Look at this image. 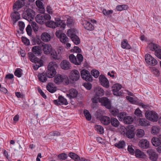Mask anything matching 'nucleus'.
<instances>
[{
	"label": "nucleus",
	"instance_id": "obj_1",
	"mask_svg": "<svg viewBox=\"0 0 161 161\" xmlns=\"http://www.w3.org/2000/svg\"><path fill=\"white\" fill-rule=\"evenodd\" d=\"M28 56L31 61L35 64L33 66V68L35 70H37L40 67L43 65L42 61L36 57L31 52H29Z\"/></svg>",
	"mask_w": 161,
	"mask_h": 161
},
{
	"label": "nucleus",
	"instance_id": "obj_2",
	"mask_svg": "<svg viewBox=\"0 0 161 161\" xmlns=\"http://www.w3.org/2000/svg\"><path fill=\"white\" fill-rule=\"evenodd\" d=\"M46 24L47 27L52 28H55L58 27L64 28L66 25L65 23L59 19L56 20L55 22L52 20L46 22Z\"/></svg>",
	"mask_w": 161,
	"mask_h": 161
},
{
	"label": "nucleus",
	"instance_id": "obj_3",
	"mask_svg": "<svg viewBox=\"0 0 161 161\" xmlns=\"http://www.w3.org/2000/svg\"><path fill=\"white\" fill-rule=\"evenodd\" d=\"M69 58L70 62L76 65L80 64L83 60L82 55L80 53L78 54L76 57L73 54H71L69 55Z\"/></svg>",
	"mask_w": 161,
	"mask_h": 161
},
{
	"label": "nucleus",
	"instance_id": "obj_4",
	"mask_svg": "<svg viewBox=\"0 0 161 161\" xmlns=\"http://www.w3.org/2000/svg\"><path fill=\"white\" fill-rule=\"evenodd\" d=\"M51 16L48 14H39L36 15L35 18L36 21L40 24H43L46 22V20H49Z\"/></svg>",
	"mask_w": 161,
	"mask_h": 161
},
{
	"label": "nucleus",
	"instance_id": "obj_5",
	"mask_svg": "<svg viewBox=\"0 0 161 161\" xmlns=\"http://www.w3.org/2000/svg\"><path fill=\"white\" fill-rule=\"evenodd\" d=\"M54 81L57 84L62 82L65 85H68L69 83V78L66 75H57L54 77Z\"/></svg>",
	"mask_w": 161,
	"mask_h": 161
},
{
	"label": "nucleus",
	"instance_id": "obj_6",
	"mask_svg": "<svg viewBox=\"0 0 161 161\" xmlns=\"http://www.w3.org/2000/svg\"><path fill=\"white\" fill-rule=\"evenodd\" d=\"M149 48L152 51H154L155 55L161 59V49L160 46L156 44L151 43L148 45Z\"/></svg>",
	"mask_w": 161,
	"mask_h": 161
},
{
	"label": "nucleus",
	"instance_id": "obj_7",
	"mask_svg": "<svg viewBox=\"0 0 161 161\" xmlns=\"http://www.w3.org/2000/svg\"><path fill=\"white\" fill-rule=\"evenodd\" d=\"M145 115L147 119L153 122L157 121L158 118V114L153 111L146 112Z\"/></svg>",
	"mask_w": 161,
	"mask_h": 161
},
{
	"label": "nucleus",
	"instance_id": "obj_8",
	"mask_svg": "<svg viewBox=\"0 0 161 161\" xmlns=\"http://www.w3.org/2000/svg\"><path fill=\"white\" fill-rule=\"evenodd\" d=\"M53 63L51 62L50 63L48 66V70L46 74L48 77L51 78L54 77L56 73V72L54 68Z\"/></svg>",
	"mask_w": 161,
	"mask_h": 161
},
{
	"label": "nucleus",
	"instance_id": "obj_9",
	"mask_svg": "<svg viewBox=\"0 0 161 161\" xmlns=\"http://www.w3.org/2000/svg\"><path fill=\"white\" fill-rule=\"evenodd\" d=\"M80 75L82 78L86 81H91L92 77L89 71L85 69H83L80 71Z\"/></svg>",
	"mask_w": 161,
	"mask_h": 161
},
{
	"label": "nucleus",
	"instance_id": "obj_10",
	"mask_svg": "<svg viewBox=\"0 0 161 161\" xmlns=\"http://www.w3.org/2000/svg\"><path fill=\"white\" fill-rule=\"evenodd\" d=\"M69 77L71 80L73 81H76L80 78V73L77 70L73 69L70 72Z\"/></svg>",
	"mask_w": 161,
	"mask_h": 161
},
{
	"label": "nucleus",
	"instance_id": "obj_11",
	"mask_svg": "<svg viewBox=\"0 0 161 161\" xmlns=\"http://www.w3.org/2000/svg\"><path fill=\"white\" fill-rule=\"evenodd\" d=\"M35 13L34 11H25L22 14V17L28 20H31L35 17Z\"/></svg>",
	"mask_w": 161,
	"mask_h": 161
},
{
	"label": "nucleus",
	"instance_id": "obj_12",
	"mask_svg": "<svg viewBox=\"0 0 161 161\" xmlns=\"http://www.w3.org/2000/svg\"><path fill=\"white\" fill-rule=\"evenodd\" d=\"M145 58L146 62L150 65L155 66L158 63L157 60L149 54H146Z\"/></svg>",
	"mask_w": 161,
	"mask_h": 161
},
{
	"label": "nucleus",
	"instance_id": "obj_13",
	"mask_svg": "<svg viewBox=\"0 0 161 161\" xmlns=\"http://www.w3.org/2000/svg\"><path fill=\"white\" fill-rule=\"evenodd\" d=\"M134 127L133 125H129L126 129V135L129 138H132L135 136Z\"/></svg>",
	"mask_w": 161,
	"mask_h": 161
},
{
	"label": "nucleus",
	"instance_id": "obj_14",
	"mask_svg": "<svg viewBox=\"0 0 161 161\" xmlns=\"http://www.w3.org/2000/svg\"><path fill=\"white\" fill-rule=\"evenodd\" d=\"M99 102L101 103L102 105L106 108L110 109L111 108V103L108 99L106 97H102L99 99Z\"/></svg>",
	"mask_w": 161,
	"mask_h": 161
},
{
	"label": "nucleus",
	"instance_id": "obj_15",
	"mask_svg": "<svg viewBox=\"0 0 161 161\" xmlns=\"http://www.w3.org/2000/svg\"><path fill=\"white\" fill-rule=\"evenodd\" d=\"M122 86L119 84H114L112 87V91L114 95L120 96L122 95V93L121 91H119L121 89Z\"/></svg>",
	"mask_w": 161,
	"mask_h": 161
},
{
	"label": "nucleus",
	"instance_id": "obj_16",
	"mask_svg": "<svg viewBox=\"0 0 161 161\" xmlns=\"http://www.w3.org/2000/svg\"><path fill=\"white\" fill-rule=\"evenodd\" d=\"M58 100H55L53 103L56 105H67L68 103L66 99L62 96H59L58 98Z\"/></svg>",
	"mask_w": 161,
	"mask_h": 161
},
{
	"label": "nucleus",
	"instance_id": "obj_17",
	"mask_svg": "<svg viewBox=\"0 0 161 161\" xmlns=\"http://www.w3.org/2000/svg\"><path fill=\"white\" fill-rule=\"evenodd\" d=\"M101 85L103 87L108 88L109 87V84L108 80L103 75H101L99 78Z\"/></svg>",
	"mask_w": 161,
	"mask_h": 161
},
{
	"label": "nucleus",
	"instance_id": "obj_18",
	"mask_svg": "<svg viewBox=\"0 0 161 161\" xmlns=\"http://www.w3.org/2000/svg\"><path fill=\"white\" fill-rule=\"evenodd\" d=\"M147 152L148 154L150 160L153 161H156L158 157L157 153L152 149H149Z\"/></svg>",
	"mask_w": 161,
	"mask_h": 161
},
{
	"label": "nucleus",
	"instance_id": "obj_19",
	"mask_svg": "<svg viewBox=\"0 0 161 161\" xmlns=\"http://www.w3.org/2000/svg\"><path fill=\"white\" fill-rule=\"evenodd\" d=\"M82 25L85 29L90 31H93L94 30V26L89 21L84 20L82 21Z\"/></svg>",
	"mask_w": 161,
	"mask_h": 161
},
{
	"label": "nucleus",
	"instance_id": "obj_20",
	"mask_svg": "<svg viewBox=\"0 0 161 161\" xmlns=\"http://www.w3.org/2000/svg\"><path fill=\"white\" fill-rule=\"evenodd\" d=\"M42 50L44 54L48 55L51 53V52L53 49L51 45L48 44H43L42 45Z\"/></svg>",
	"mask_w": 161,
	"mask_h": 161
},
{
	"label": "nucleus",
	"instance_id": "obj_21",
	"mask_svg": "<svg viewBox=\"0 0 161 161\" xmlns=\"http://www.w3.org/2000/svg\"><path fill=\"white\" fill-rule=\"evenodd\" d=\"M69 94H67L66 95L70 99L74 98L76 97L78 94V92L75 89L72 88L69 90Z\"/></svg>",
	"mask_w": 161,
	"mask_h": 161
},
{
	"label": "nucleus",
	"instance_id": "obj_22",
	"mask_svg": "<svg viewBox=\"0 0 161 161\" xmlns=\"http://www.w3.org/2000/svg\"><path fill=\"white\" fill-rule=\"evenodd\" d=\"M32 53L36 56L41 55L42 53L41 48L38 46H34L32 49Z\"/></svg>",
	"mask_w": 161,
	"mask_h": 161
},
{
	"label": "nucleus",
	"instance_id": "obj_23",
	"mask_svg": "<svg viewBox=\"0 0 161 161\" xmlns=\"http://www.w3.org/2000/svg\"><path fill=\"white\" fill-rule=\"evenodd\" d=\"M95 95L98 97H101L104 94V91L101 87L98 86L96 87L94 89Z\"/></svg>",
	"mask_w": 161,
	"mask_h": 161
},
{
	"label": "nucleus",
	"instance_id": "obj_24",
	"mask_svg": "<svg viewBox=\"0 0 161 161\" xmlns=\"http://www.w3.org/2000/svg\"><path fill=\"white\" fill-rule=\"evenodd\" d=\"M139 145L141 147L146 149L149 147V142L146 140L142 139L139 142Z\"/></svg>",
	"mask_w": 161,
	"mask_h": 161
},
{
	"label": "nucleus",
	"instance_id": "obj_25",
	"mask_svg": "<svg viewBox=\"0 0 161 161\" xmlns=\"http://www.w3.org/2000/svg\"><path fill=\"white\" fill-rule=\"evenodd\" d=\"M61 68L64 69H68L71 67L70 63L66 60H64L61 62Z\"/></svg>",
	"mask_w": 161,
	"mask_h": 161
},
{
	"label": "nucleus",
	"instance_id": "obj_26",
	"mask_svg": "<svg viewBox=\"0 0 161 161\" xmlns=\"http://www.w3.org/2000/svg\"><path fill=\"white\" fill-rule=\"evenodd\" d=\"M46 73H39L38 75L39 80L41 82H44L47 80V76Z\"/></svg>",
	"mask_w": 161,
	"mask_h": 161
},
{
	"label": "nucleus",
	"instance_id": "obj_27",
	"mask_svg": "<svg viewBox=\"0 0 161 161\" xmlns=\"http://www.w3.org/2000/svg\"><path fill=\"white\" fill-rule=\"evenodd\" d=\"M110 118L107 116H103L100 119V121L102 124L104 125H108L110 123Z\"/></svg>",
	"mask_w": 161,
	"mask_h": 161
},
{
	"label": "nucleus",
	"instance_id": "obj_28",
	"mask_svg": "<svg viewBox=\"0 0 161 161\" xmlns=\"http://www.w3.org/2000/svg\"><path fill=\"white\" fill-rule=\"evenodd\" d=\"M41 38L43 41L48 42L50 41L51 37L50 35L47 33L44 32L42 34Z\"/></svg>",
	"mask_w": 161,
	"mask_h": 161
},
{
	"label": "nucleus",
	"instance_id": "obj_29",
	"mask_svg": "<svg viewBox=\"0 0 161 161\" xmlns=\"http://www.w3.org/2000/svg\"><path fill=\"white\" fill-rule=\"evenodd\" d=\"M77 33V30L75 28H70L67 32V36L71 38L72 36H74L76 35Z\"/></svg>",
	"mask_w": 161,
	"mask_h": 161
},
{
	"label": "nucleus",
	"instance_id": "obj_30",
	"mask_svg": "<svg viewBox=\"0 0 161 161\" xmlns=\"http://www.w3.org/2000/svg\"><path fill=\"white\" fill-rule=\"evenodd\" d=\"M20 18V14L17 12H15L12 14V19L14 25L15 24Z\"/></svg>",
	"mask_w": 161,
	"mask_h": 161
},
{
	"label": "nucleus",
	"instance_id": "obj_31",
	"mask_svg": "<svg viewBox=\"0 0 161 161\" xmlns=\"http://www.w3.org/2000/svg\"><path fill=\"white\" fill-rule=\"evenodd\" d=\"M110 123L112 126L115 127H118L120 124L118 120L116 118L114 117L111 118Z\"/></svg>",
	"mask_w": 161,
	"mask_h": 161
},
{
	"label": "nucleus",
	"instance_id": "obj_32",
	"mask_svg": "<svg viewBox=\"0 0 161 161\" xmlns=\"http://www.w3.org/2000/svg\"><path fill=\"white\" fill-rule=\"evenodd\" d=\"M24 5L23 1H18L15 2L13 5L14 9H19L22 7Z\"/></svg>",
	"mask_w": 161,
	"mask_h": 161
},
{
	"label": "nucleus",
	"instance_id": "obj_33",
	"mask_svg": "<svg viewBox=\"0 0 161 161\" xmlns=\"http://www.w3.org/2000/svg\"><path fill=\"white\" fill-rule=\"evenodd\" d=\"M121 47L122 48L126 49H129L131 48L130 45L128 44V41L126 39L124 40L121 42Z\"/></svg>",
	"mask_w": 161,
	"mask_h": 161
},
{
	"label": "nucleus",
	"instance_id": "obj_34",
	"mask_svg": "<svg viewBox=\"0 0 161 161\" xmlns=\"http://www.w3.org/2000/svg\"><path fill=\"white\" fill-rule=\"evenodd\" d=\"M49 54L50 55L51 58L53 59V60H56L58 58L57 53L53 49Z\"/></svg>",
	"mask_w": 161,
	"mask_h": 161
},
{
	"label": "nucleus",
	"instance_id": "obj_35",
	"mask_svg": "<svg viewBox=\"0 0 161 161\" xmlns=\"http://www.w3.org/2000/svg\"><path fill=\"white\" fill-rule=\"evenodd\" d=\"M69 156L74 159L75 161H80V157L77 154L74 153L72 152L69 153Z\"/></svg>",
	"mask_w": 161,
	"mask_h": 161
},
{
	"label": "nucleus",
	"instance_id": "obj_36",
	"mask_svg": "<svg viewBox=\"0 0 161 161\" xmlns=\"http://www.w3.org/2000/svg\"><path fill=\"white\" fill-rule=\"evenodd\" d=\"M115 146L119 149L123 148L125 146V142L124 141L122 140L119 141L114 144Z\"/></svg>",
	"mask_w": 161,
	"mask_h": 161
},
{
	"label": "nucleus",
	"instance_id": "obj_37",
	"mask_svg": "<svg viewBox=\"0 0 161 161\" xmlns=\"http://www.w3.org/2000/svg\"><path fill=\"white\" fill-rule=\"evenodd\" d=\"M133 121V119L130 116H126L124 118V121L125 123L129 124L132 123Z\"/></svg>",
	"mask_w": 161,
	"mask_h": 161
},
{
	"label": "nucleus",
	"instance_id": "obj_38",
	"mask_svg": "<svg viewBox=\"0 0 161 161\" xmlns=\"http://www.w3.org/2000/svg\"><path fill=\"white\" fill-rule=\"evenodd\" d=\"M139 123L141 125L146 126L149 125V122L145 118L140 119L139 120Z\"/></svg>",
	"mask_w": 161,
	"mask_h": 161
},
{
	"label": "nucleus",
	"instance_id": "obj_39",
	"mask_svg": "<svg viewBox=\"0 0 161 161\" xmlns=\"http://www.w3.org/2000/svg\"><path fill=\"white\" fill-rule=\"evenodd\" d=\"M158 137H153L152 139V142L153 145L157 147L161 145Z\"/></svg>",
	"mask_w": 161,
	"mask_h": 161
},
{
	"label": "nucleus",
	"instance_id": "obj_40",
	"mask_svg": "<svg viewBox=\"0 0 161 161\" xmlns=\"http://www.w3.org/2000/svg\"><path fill=\"white\" fill-rule=\"evenodd\" d=\"M67 25L69 27H72L74 24V21L71 17L68 18L67 20Z\"/></svg>",
	"mask_w": 161,
	"mask_h": 161
},
{
	"label": "nucleus",
	"instance_id": "obj_41",
	"mask_svg": "<svg viewBox=\"0 0 161 161\" xmlns=\"http://www.w3.org/2000/svg\"><path fill=\"white\" fill-rule=\"evenodd\" d=\"M135 155L137 157L143 158L145 156V154L143 152H142L140 150L136 149L135 151Z\"/></svg>",
	"mask_w": 161,
	"mask_h": 161
},
{
	"label": "nucleus",
	"instance_id": "obj_42",
	"mask_svg": "<svg viewBox=\"0 0 161 161\" xmlns=\"http://www.w3.org/2000/svg\"><path fill=\"white\" fill-rule=\"evenodd\" d=\"M60 41L62 43H65L68 41L69 39L64 33H63L59 38Z\"/></svg>",
	"mask_w": 161,
	"mask_h": 161
},
{
	"label": "nucleus",
	"instance_id": "obj_43",
	"mask_svg": "<svg viewBox=\"0 0 161 161\" xmlns=\"http://www.w3.org/2000/svg\"><path fill=\"white\" fill-rule=\"evenodd\" d=\"M70 38L75 44L78 45L80 43V39L77 35L72 36Z\"/></svg>",
	"mask_w": 161,
	"mask_h": 161
},
{
	"label": "nucleus",
	"instance_id": "obj_44",
	"mask_svg": "<svg viewBox=\"0 0 161 161\" xmlns=\"http://www.w3.org/2000/svg\"><path fill=\"white\" fill-rule=\"evenodd\" d=\"M129 7L126 5H119L116 7V10H126L128 9Z\"/></svg>",
	"mask_w": 161,
	"mask_h": 161
},
{
	"label": "nucleus",
	"instance_id": "obj_45",
	"mask_svg": "<svg viewBox=\"0 0 161 161\" xmlns=\"http://www.w3.org/2000/svg\"><path fill=\"white\" fill-rule=\"evenodd\" d=\"M84 114L86 119L88 121L92 119V117L90 113L88 110L85 109L84 111Z\"/></svg>",
	"mask_w": 161,
	"mask_h": 161
},
{
	"label": "nucleus",
	"instance_id": "obj_46",
	"mask_svg": "<svg viewBox=\"0 0 161 161\" xmlns=\"http://www.w3.org/2000/svg\"><path fill=\"white\" fill-rule=\"evenodd\" d=\"M47 89L49 92L53 93L56 91L54 87L52 86L51 83H48L47 86Z\"/></svg>",
	"mask_w": 161,
	"mask_h": 161
},
{
	"label": "nucleus",
	"instance_id": "obj_47",
	"mask_svg": "<svg viewBox=\"0 0 161 161\" xmlns=\"http://www.w3.org/2000/svg\"><path fill=\"white\" fill-rule=\"evenodd\" d=\"M95 130L100 134H103L104 133V129L103 127L101 125H97L95 127Z\"/></svg>",
	"mask_w": 161,
	"mask_h": 161
},
{
	"label": "nucleus",
	"instance_id": "obj_48",
	"mask_svg": "<svg viewBox=\"0 0 161 161\" xmlns=\"http://www.w3.org/2000/svg\"><path fill=\"white\" fill-rule=\"evenodd\" d=\"M136 136L138 137H142L144 135V132L142 129H138L137 130Z\"/></svg>",
	"mask_w": 161,
	"mask_h": 161
},
{
	"label": "nucleus",
	"instance_id": "obj_49",
	"mask_svg": "<svg viewBox=\"0 0 161 161\" xmlns=\"http://www.w3.org/2000/svg\"><path fill=\"white\" fill-rule=\"evenodd\" d=\"M126 113L125 112H120L118 113L117 115V117L118 118L119 120H124V118L125 117Z\"/></svg>",
	"mask_w": 161,
	"mask_h": 161
},
{
	"label": "nucleus",
	"instance_id": "obj_50",
	"mask_svg": "<svg viewBox=\"0 0 161 161\" xmlns=\"http://www.w3.org/2000/svg\"><path fill=\"white\" fill-rule=\"evenodd\" d=\"M91 73L95 78H97L99 75V71L96 69H92L91 71Z\"/></svg>",
	"mask_w": 161,
	"mask_h": 161
},
{
	"label": "nucleus",
	"instance_id": "obj_51",
	"mask_svg": "<svg viewBox=\"0 0 161 161\" xmlns=\"http://www.w3.org/2000/svg\"><path fill=\"white\" fill-rule=\"evenodd\" d=\"M160 128L158 126H155L152 127V132L154 134H157L159 131Z\"/></svg>",
	"mask_w": 161,
	"mask_h": 161
},
{
	"label": "nucleus",
	"instance_id": "obj_52",
	"mask_svg": "<svg viewBox=\"0 0 161 161\" xmlns=\"http://www.w3.org/2000/svg\"><path fill=\"white\" fill-rule=\"evenodd\" d=\"M31 26L33 30L35 32H36L38 31L39 27L36 22H32L31 23Z\"/></svg>",
	"mask_w": 161,
	"mask_h": 161
},
{
	"label": "nucleus",
	"instance_id": "obj_53",
	"mask_svg": "<svg viewBox=\"0 0 161 161\" xmlns=\"http://www.w3.org/2000/svg\"><path fill=\"white\" fill-rule=\"evenodd\" d=\"M58 157L60 160H65L67 158V155L66 153H62L58 155Z\"/></svg>",
	"mask_w": 161,
	"mask_h": 161
},
{
	"label": "nucleus",
	"instance_id": "obj_54",
	"mask_svg": "<svg viewBox=\"0 0 161 161\" xmlns=\"http://www.w3.org/2000/svg\"><path fill=\"white\" fill-rule=\"evenodd\" d=\"M22 42L26 45L28 46L30 44L29 40L24 36H22L21 38Z\"/></svg>",
	"mask_w": 161,
	"mask_h": 161
},
{
	"label": "nucleus",
	"instance_id": "obj_55",
	"mask_svg": "<svg viewBox=\"0 0 161 161\" xmlns=\"http://www.w3.org/2000/svg\"><path fill=\"white\" fill-rule=\"evenodd\" d=\"M22 69H17L14 72V75L15 76L18 77H21L22 73L21 72Z\"/></svg>",
	"mask_w": 161,
	"mask_h": 161
},
{
	"label": "nucleus",
	"instance_id": "obj_56",
	"mask_svg": "<svg viewBox=\"0 0 161 161\" xmlns=\"http://www.w3.org/2000/svg\"><path fill=\"white\" fill-rule=\"evenodd\" d=\"M26 31L27 32V34L29 36H31L32 35V29L31 28V26L30 25H28L26 28Z\"/></svg>",
	"mask_w": 161,
	"mask_h": 161
},
{
	"label": "nucleus",
	"instance_id": "obj_57",
	"mask_svg": "<svg viewBox=\"0 0 161 161\" xmlns=\"http://www.w3.org/2000/svg\"><path fill=\"white\" fill-rule=\"evenodd\" d=\"M19 26L20 31H23L25 27V24L22 21H19Z\"/></svg>",
	"mask_w": 161,
	"mask_h": 161
},
{
	"label": "nucleus",
	"instance_id": "obj_58",
	"mask_svg": "<svg viewBox=\"0 0 161 161\" xmlns=\"http://www.w3.org/2000/svg\"><path fill=\"white\" fill-rule=\"evenodd\" d=\"M36 4L37 6L40 9H44L43 5V3L41 1H36Z\"/></svg>",
	"mask_w": 161,
	"mask_h": 161
},
{
	"label": "nucleus",
	"instance_id": "obj_59",
	"mask_svg": "<svg viewBox=\"0 0 161 161\" xmlns=\"http://www.w3.org/2000/svg\"><path fill=\"white\" fill-rule=\"evenodd\" d=\"M111 114L114 116H117L119 113V110L116 109H114L110 110Z\"/></svg>",
	"mask_w": 161,
	"mask_h": 161
},
{
	"label": "nucleus",
	"instance_id": "obj_60",
	"mask_svg": "<svg viewBox=\"0 0 161 161\" xmlns=\"http://www.w3.org/2000/svg\"><path fill=\"white\" fill-rule=\"evenodd\" d=\"M135 114L137 116L141 117L142 116V111L139 108H137L135 111Z\"/></svg>",
	"mask_w": 161,
	"mask_h": 161
},
{
	"label": "nucleus",
	"instance_id": "obj_61",
	"mask_svg": "<svg viewBox=\"0 0 161 161\" xmlns=\"http://www.w3.org/2000/svg\"><path fill=\"white\" fill-rule=\"evenodd\" d=\"M127 150H128V151H129V152L131 154H132V155L134 154L135 152L134 149L132 148L131 146H130V145L128 146Z\"/></svg>",
	"mask_w": 161,
	"mask_h": 161
},
{
	"label": "nucleus",
	"instance_id": "obj_62",
	"mask_svg": "<svg viewBox=\"0 0 161 161\" xmlns=\"http://www.w3.org/2000/svg\"><path fill=\"white\" fill-rule=\"evenodd\" d=\"M100 98L99 97L95 95L94 97L92 99V102L94 103H97L98 101L99 102Z\"/></svg>",
	"mask_w": 161,
	"mask_h": 161
},
{
	"label": "nucleus",
	"instance_id": "obj_63",
	"mask_svg": "<svg viewBox=\"0 0 161 161\" xmlns=\"http://www.w3.org/2000/svg\"><path fill=\"white\" fill-rule=\"evenodd\" d=\"M38 91L39 93L41 94V96L44 98H46L47 97L45 95L44 92L42 91L41 89L40 88H38Z\"/></svg>",
	"mask_w": 161,
	"mask_h": 161
},
{
	"label": "nucleus",
	"instance_id": "obj_64",
	"mask_svg": "<svg viewBox=\"0 0 161 161\" xmlns=\"http://www.w3.org/2000/svg\"><path fill=\"white\" fill-rule=\"evenodd\" d=\"M84 86L87 90H90L92 88V85L88 83H85L83 84Z\"/></svg>",
	"mask_w": 161,
	"mask_h": 161
}]
</instances>
